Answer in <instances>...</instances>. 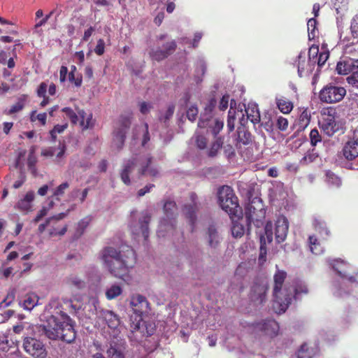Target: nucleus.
<instances>
[{
    "mask_svg": "<svg viewBox=\"0 0 358 358\" xmlns=\"http://www.w3.org/2000/svg\"><path fill=\"white\" fill-rule=\"evenodd\" d=\"M218 203L230 218L242 217L243 210L233 189L227 185L220 187L217 192Z\"/></svg>",
    "mask_w": 358,
    "mask_h": 358,
    "instance_id": "obj_5",
    "label": "nucleus"
},
{
    "mask_svg": "<svg viewBox=\"0 0 358 358\" xmlns=\"http://www.w3.org/2000/svg\"><path fill=\"white\" fill-rule=\"evenodd\" d=\"M27 99V95L22 94L17 99V103L13 104L8 111H5L7 115H12L21 111L25 106Z\"/></svg>",
    "mask_w": 358,
    "mask_h": 358,
    "instance_id": "obj_35",
    "label": "nucleus"
},
{
    "mask_svg": "<svg viewBox=\"0 0 358 358\" xmlns=\"http://www.w3.org/2000/svg\"><path fill=\"white\" fill-rule=\"evenodd\" d=\"M309 137L312 146L315 147L318 143L322 141V136L317 129H313L310 131Z\"/></svg>",
    "mask_w": 358,
    "mask_h": 358,
    "instance_id": "obj_48",
    "label": "nucleus"
},
{
    "mask_svg": "<svg viewBox=\"0 0 358 358\" xmlns=\"http://www.w3.org/2000/svg\"><path fill=\"white\" fill-rule=\"evenodd\" d=\"M207 236L209 246L215 248L220 243V238L215 225L211 224L208 227Z\"/></svg>",
    "mask_w": 358,
    "mask_h": 358,
    "instance_id": "obj_26",
    "label": "nucleus"
},
{
    "mask_svg": "<svg viewBox=\"0 0 358 358\" xmlns=\"http://www.w3.org/2000/svg\"><path fill=\"white\" fill-rule=\"evenodd\" d=\"M130 306L134 313L139 317L134 329L140 330L141 327L144 326L145 323L142 320V315L148 313L150 310V303L144 296L135 294L131 296Z\"/></svg>",
    "mask_w": 358,
    "mask_h": 358,
    "instance_id": "obj_9",
    "label": "nucleus"
},
{
    "mask_svg": "<svg viewBox=\"0 0 358 358\" xmlns=\"http://www.w3.org/2000/svg\"><path fill=\"white\" fill-rule=\"evenodd\" d=\"M256 210V214H251L250 212L247 213V217L245 218L248 230H250L252 224H253L257 228H260L264 225L266 210L264 208L262 202H257Z\"/></svg>",
    "mask_w": 358,
    "mask_h": 358,
    "instance_id": "obj_13",
    "label": "nucleus"
},
{
    "mask_svg": "<svg viewBox=\"0 0 358 358\" xmlns=\"http://www.w3.org/2000/svg\"><path fill=\"white\" fill-rule=\"evenodd\" d=\"M217 105V100L215 97L210 98L204 108V113L201 115V117L206 118V117H212L211 114Z\"/></svg>",
    "mask_w": 358,
    "mask_h": 358,
    "instance_id": "obj_41",
    "label": "nucleus"
},
{
    "mask_svg": "<svg viewBox=\"0 0 358 358\" xmlns=\"http://www.w3.org/2000/svg\"><path fill=\"white\" fill-rule=\"evenodd\" d=\"M341 152L347 160L345 168L355 170L356 166H358V132L355 131L352 136L348 138Z\"/></svg>",
    "mask_w": 358,
    "mask_h": 358,
    "instance_id": "obj_7",
    "label": "nucleus"
},
{
    "mask_svg": "<svg viewBox=\"0 0 358 358\" xmlns=\"http://www.w3.org/2000/svg\"><path fill=\"white\" fill-rule=\"evenodd\" d=\"M41 328L49 339L71 343L76 337L72 319L62 311L48 317L46 324L42 325Z\"/></svg>",
    "mask_w": 358,
    "mask_h": 358,
    "instance_id": "obj_2",
    "label": "nucleus"
},
{
    "mask_svg": "<svg viewBox=\"0 0 358 358\" xmlns=\"http://www.w3.org/2000/svg\"><path fill=\"white\" fill-rule=\"evenodd\" d=\"M314 228L317 231L322 238L325 239L329 235V231L327 227L326 223L320 220L315 219L313 222Z\"/></svg>",
    "mask_w": 358,
    "mask_h": 358,
    "instance_id": "obj_38",
    "label": "nucleus"
},
{
    "mask_svg": "<svg viewBox=\"0 0 358 358\" xmlns=\"http://www.w3.org/2000/svg\"><path fill=\"white\" fill-rule=\"evenodd\" d=\"M164 49L157 48L150 52V57L154 61L160 62L172 55L177 48L176 42L172 40L163 45Z\"/></svg>",
    "mask_w": 358,
    "mask_h": 358,
    "instance_id": "obj_12",
    "label": "nucleus"
},
{
    "mask_svg": "<svg viewBox=\"0 0 358 358\" xmlns=\"http://www.w3.org/2000/svg\"><path fill=\"white\" fill-rule=\"evenodd\" d=\"M101 259L110 273L121 279L127 275L136 260L135 252L129 246L121 251L113 247H106L101 252Z\"/></svg>",
    "mask_w": 358,
    "mask_h": 358,
    "instance_id": "obj_1",
    "label": "nucleus"
},
{
    "mask_svg": "<svg viewBox=\"0 0 358 358\" xmlns=\"http://www.w3.org/2000/svg\"><path fill=\"white\" fill-rule=\"evenodd\" d=\"M67 128V124H57L54 128L50 131V135L51 140L55 141L57 139V134L62 133Z\"/></svg>",
    "mask_w": 358,
    "mask_h": 358,
    "instance_id": "obj_51",
    "label": "nucleus"
},
{
    "mask_svg": "<svg viewBox=\"0 0 358 358\" xmlns=\"http://www.w3.org/2000/svg\"><path fill=\"white\" fill-rule=\"evenodd\" d=\"M257 202H262V201L260 199L255 198L249 203H248V205L245 206V217H247L248 212H250L251 214L257 213L256 207L257 206Z\"/></svg>",
    "mask_w": 358,
    "mask_h": 358,
    "instance_id": "obj_49",
    "label": "nucleus"
},
{
    "mask_svg": "<svg viewBox=\"0 0 358 358\" xmlns=\"http://www.w3.org/2000/svg\"><path fill=\"white\" fill-rule=\"evenodd\" d=\"M326 181L335 187H339L342 184L341 179L330 170L326 171Z\"/></svg>",
    "mask_w": 358,
    "mask_h": 358,
    "instance_id": "obj_40",
    "label": "nucleus"
},
{
    "mask_svg": "<svg viewBox=\"0 0 358 358\" xmlns=\"http://www.w3.org/2000/svg\"><path fill=\"white\" fill-rule=\"evenodd\" d=\"M268 289V287L266 284L255 282L251 287L250 299L255 303H263L266 301Z\"/></svg>",
    "mask_w": 358,
    "mask_h": 358,
    "instance_id": "obj_16",
    "label": "nucleus"
},
{
    "mask_svg": "<svg viewBox=\"0 0 358 358\" xmlns=\"http://www.w3.org/2000/svg\"><path fill=\"white\" fill-rule=\"evenodd\" d=\"M131 116L121 115L117 122L113 131V146L117 150H120L124 145L126 134L131 124Z\"/></svg>",
    "mask_w": 358,
    "mask_h": 358,
    "instance_id": "obj_8",
    "label": "nucleus"
},
{
    "mask_svg": "<svg viewBox=\"0 0 358 358\" xmlns=\"http://www.w3.org/2000/svg\"><path fill=\"white\" fill-rule=\"evenodd\" d=\"M230 219L232 221V226L231 229L232 236L235 238H241L245 234V227L239 222L243 220V217Z\"/></svg>",
    "mask_w": 358,
    "mask_h": 358,
    "instance_id": "obj_33",
    "label": "nucleus"
},
{
    "mask_svg": "<svg viewBox=\"0 0 358 358\" xmlns=\"http://www.w3.org/2000/svg\"><path fill=\"white\" fill-rule=\"evenodd\" d=\"M276 127L280 131H286L288 127V120L287 118L280 116L276 121Z\"/></svg>",
    "mask_w": 358,
    "mask_h": 358,
    "instance_id": "obj_56",
    "label": "nucleus"
},
{
    "mask_svg": "<svg viewBox=\"0 0 358 358\" xmlns=\"http://www.w3.org/2000/svg\"><path fill=\"white\" fill-rule=\"evenodd\" d=\"M309 245L312 253L317 255L323 252V248L321 246L320 241L315 236H309Z\"/></svg>",
    "mask_w": 358,
    "mask_h": 358,
    "instance_id": "obj_39",
    "label": "nucleus"
},
{
    "mask_svg": "<svg viewBox=\"0 0 358 358\" xmlns=\"http://www.w3.org/2000/svg\"><path fill=\"white\" fill-rule=\"evenodd\" d=\"M140 111L142 114L145 115L149 113L150 110L152 108L151 103L143 101L139 104Z\"/></svg>",
    "mask_w": 358,
    "mask_h": 358,
    "instance_id": "obj_63",
    "label": "nucleus"
},
{
    "mask_svg": "<svg viewBox=\"0 0 358 358\" xmlns=\"http://www.w3.org/2000/svg\"><path fill=\"white\" fill-rule=\"evenodd\" d=\"M317 22L315 18H310L307 22L309 39H314L316 36Z\"/></svg>",
    "mask_w": 358,
    "mask_h": 358,
    "instance_id": "obj_44",
    "label": "nucleus"
},
{
    "mask_svg": "<svg viewBox=\"0 0 358 358\" xmlns=\"http://www.w3.org/2000/svg\"><path fill=\"white\" fill-rule=\"evenodd\" d=\"M320 125L322 131L328 136H332L342 129V124L337 120V112L334 108H324L322 112Z\"/></svg>",
    "mask_w": 358,
    "mask_h": 358,
    "instance_id": "obj_6",
    "label": "nucleus"
},
{
    "mask_svg": "<svg viewBox=\"0 0 358 358\" xmlns=\"http://www.w3.org/2000/svg\"><path fill=\"white\" fill-rule=\"evenodd\" d=\"M289 228L288 220L285 216H280L275 222V236L278 243L283 242L287 235Z\"/></svg>",
    "mask_w": 358,
    "mask_h": 358,
    "instance_id": "obj_19",
    "label": "nucleus"
},
{
    "mask_svg": "<svg viewBox=\"0 0 358 358\" xmlns=\"http://www.w3.org/2000/svg\"><path fill=\"white\" fill-rule=\"evenodd\" d=\"M355 59L346 58L338 62L336 65V71L341 75H348L350 73V69L353 66Z\"/></svg>",
    "mask_w": 358,
    "mask_h": 358,
    "instance_id": "obj_29",
    "label": "nucleus"
},
{
    "mask_svg": "<svg viewBox=\"0 0 358 358\" xmlns=\"http://www.w3.org/2000/svg\"><path fill=\"white\" fill-rule=\"evenodd\" d=\"M308 56L311 59V62L314 64L317 65L318 69L322 68L327 60L329 59V52L328 51H323L320 52L318 46H311L309 48Z\"/></svg>",
    "mask_w": 358,
    "mask_h": 358,
    "instance_id": "obj_18",
    "label": "nucleus"
},
{
    "mask_svg": "<svg viewBox=\"0 0 358 358\" xmlns=\"http://www.w3.org/2000/svg\"><path fill=\"white\" fill-rule=\"evenodd\" d=\"M122 292L120 286L113 285L109 287L106 292V296L108 300H112L120 296Z\"/></svg>",
    "mask_w": 358,
    "mask_h": 358,
    "instance_id": "obj_42",
    "label": "nucleus"
},
{
    "mask_svg": "<svg viewBox=\"0 0 358 358\" xmlns=\"http://www.w3.org/2000/svg\"><path fill=\"white\" fill-rule=\"evenodd\" d=\"M24 350L34 358H45L47 351L43 343L34 338H27L23 343Z\"/></svg>",
    "mask_w": 358,
    "mask_h": 358,
    "instance_id": "obj_11",
    "label": "nucleus"
},
{
    "mask_svg": "<svg viewBox=\"0 0 358 358\" xmlns=\"http://www.w3.org/2000/svg\"><path fill=\"white\" fill-rule=\"evenodd\" d=\"M224 122L222 120L218 118H214L213 117L206 118L200 117L198 122V127L200 128H208L210 132L215 136L222 129Z\"/></svg>",
    "mask_w": 358,
    "mask_h": 358,
    "instance_id": "obj_15",
    "label": "nucleus"
},
{
    "mask_svg": "<svg viewBox=\"0 0 358 358\" xmlns=\"http://www.w3.org/2000/svg\"><path fill=\"white\" fill-rule=\"evenodd\" d=\"M293 292V298H297L299 295L303 294H307L308 293V288L305 284H299L294 289L291 287Z\"/></svg>",
    "mask_w": 358,
    "mask_h": 358,
    "instance_id": "obj_50",
    "label": "nucleus"
},
{
    "mask_svg": "<svg viewBox=\"0 0 358 358\" xmlns=\"http://www.w3.org/2000/svg\"><path fill=\"white\" fill-rule=\"evenodd\" d=\"M255 328L264 332L266 335L271 337L278 335L279 331L278 323L274 320H266L253 324Z\"/></svg>",
    "mask_w": 358,
    "mask_h": 358,
    "instance_id": "obj_17",
    "label": "nucleus"
},
{
    "mask_svg": "<svg viewBox=\"0 0 358 358\" xmlns=\"http://www.w3.org/2000/svg\"><path fill=\"white\" fill-rule=\"evenodd\" d=\"M152 157L150 155H136L125 161L120 173L122 182L126 185L131 184L129 175L135 167H138L139 178L148 176L151 178H157L160 173L157 166H152Z\"/></svg>",
    "mask_w": 358,
    "mask_h": 358,
    "instance_id": "obj_3",
    "label": "nucleus"
},
{
    "mask_svg": "<svg viewBox=\"0 0 358 358\" xmlns=\"http://www.w3.org/2000/svg\"><path fill=\"white\" fill-rule=\"evenodd\" d=\"M199 110L197 107L194 106H190L187 110V117L191 122L196 120Z\"/></svg>",
    "mask_w": 358,
    "mask_h": 358,
    "instance_id": "obj_55",
    "label": "nucleus"
},
{
    "mask_svg": "<svg viewBox=\"0 0 358 358\" xmlns=\"http://www.w3.org/2000/svg\"><path fill=\"white\" fill-rule=\"evenodd\" d=\"M350 29L354 38H358V14L352 20Z\"/></svg>",
    "mask_w": 358,
    "mask_h": 358,
    "instance_id": "obj_58",
    "label": "nucleus"
},
{
    "mask_svg": "<svg viewBox=\"0 0 358 358\" xmlns=\"http://www.w3.org/2000/svg\"><path fill=\"white\" fill-rule=\"evenodd\" d=\"M124 350L122 344L111 341L106 352L107 358H125Z\"/></svg>",
    "mask_w": 358,
    "mask_h": 358,
    "instance_id": "obj_22",
    "label": "nucleus"
},
{
    "mask_svg": "<svg viewBox=\"0 0 358 358\" xmlns=\"http://www.w3.org/2000/svg\"><path fill=\"white\" fill-rule=\"evenodd\" d=\"M174 110L175 106L173 105L169 106L164 115L159 117V120L166 124V122H168L170 120V118L173 116L174 113Z\"/></svg>",
    "mask_w": 358,
    "mask_h": 358,
    "instance_id": "obj_54",
    "label": "nucleus"
},
{
    "mask_svg": "<svg viewBox=\"0 0 358 358\" xmlns=\"http://www.w3.org/2000/svg\"><path fill=\"white\" fill-rule=\"evenodd\" d=\"M69 187V185L67 182L62 183L56 188L52 197H55V199L59 200V196H62L64 194L65 190Z\"/></svg>",
    "mask_w": 358,
    "mask_h": 358,
    "instance_id": "obj_53",
    "label": "nucleus"
},
{
    "mask_svg": "<svg viewBox=\"0 0 358 358\" xmlns=\"http://www.w3.org/2000/svg\"><path fill=\"white\" fill-rule=\"evenodd\" d=\"M287 273L282 270H278L273 275V295L274 297V308H277L279 313H284L291 304L293 299V292L291 287L285 284Z\"/></svg>",
    "mask_w": 358,
    "mask_h": 358,
    "instance_id": "obj_4",
    "label": "nucleus"
},
{
    "mask_svg": "<svg viewBox=\"0 0 358 358\" xmlns=\"http://www.w3.org/2000/svg\"><path fill=\"white\" fill-rule=\"evenodd\" d=\"M62 112L69 117L72 124H76L78 121V115L71 108L65 107L62 108Z\"/></svg>",
    "mask_w": 358,
    "mask_h": 358,
    "instance_id": "obj_52",
    "label": "nucleus"
},
{
    "mask_svg": "<svg viewBox=\"0 0 358 358\" xmlns=\"http://www.w3.org/2000/svg\"><path fill=\"white\" fill-rule=\"evenodd\" d=\"M318 352V348H309L307 343L301 345L297 352V358H313Z\"/></svg>",
    "mask_w": 358,
    "mask_h": 358,
    "instance_id": "obj_27",
    "label": "nucleus"
},
{
    "mask_svg": "<svg viewBox=\"0 0 358 358\" xmlns=\"http://www.w3.org/2000/svg\"><path fill=\"white\" fill-rule=\"evenodd\" d=\"M278 109L284 114H289L293 109V103L286 97L276 99Z\"/></svg>",
    "mask_w": 358,
    "mask_h": 358,
    "instance_id": "obj_34",
    "label": "nucleus"
},
{
    "mask_svg": "<svg viewBox=\"0 0 358 358\" xmlns=\"http://www.w3.org/2000/svg\"><path fill=\"white\" fill-rule=\"evenodd\" d=\"M272 222H267L265 227V235L266 236L267 240L269 243H271L273 241V232H272Z\"/></svg>",
    "mask_w": 358,
    "mask_h": 358,
    "instance_id": "obj_59",
    "label": "nucleus"
},
{
    "mask_svg": "<svg viewBox=\"0 0 358 358\" xmlns=\"http://www.w3.org/2000/svg\"><path fill=\"white\" fill-rule=\"evenodd\" d=\"M245 113L248 119L254 124L260 122V113L257 104H249L248 108H245Z\"/></svg>",
    "mask_w": 358,
    "mask_h": 358,
    "instance_id": "obj_30",
    "label": "nucleus"
},
{
    "mask_svg": "<svg viewBox=\"0 0 358 358\" xmlns=\"http://www.w3.org/2000/svg\"><path fill=\"white\" fill-rule=\"evenodd\" d=\"M164 213L168 219L171 220V227L173 229L176 222V212L177 210L176 203L173 201H166L163 207Z\"/></svg>",
    "mask_w": 358,
    "mask_h": 358,
    "instance_id": "obj_24",
    "label": "nucleus"
},
{
    "mask_svg": "<svg viewBox=\"0 0 358 358\" xmlns=\"http://www.w3.org/2000/svg\"><path fill=\"white\" fill-rule=\"evenodd\" d=\"M238 137L236 146L239 145H248L252 142V135L244 127H239L237 129Z\"/></svg>",
    "mask_w": 358,
    "mask_h": 358,
    "instance_id": "obj_28",
    "label": "nucleus"
},
{
    "mask_svg": "<svg viewBox=\"0 0 358 358\" xmlns=\"http://www.w3.org/2000/svg\"><path fill=\"white\" fill-rule=\"evenodd\" d=\"M350 69V76L347 78V81L353 87H358V59H355L353 66Z\"/></svg>",
    "mask_w": 358,
    "mask_h": 358,
    "instance_id": "obj_36",
    "label": "nucleus"
},
{
    "mask_svg": "<svg viewBox=\"0 0 358 358\" xmlns=\"http://www.w3.org/2000/svg\"><path fill=\"white\" fill-rule=\"evenodd\" d=\"M78 115L80 118V125L83 129H92L94 126L92 113L87 114L85 110H81L78 111Z\"/></svg>",
    "mask_w": 358,
    "mask_h": 358,
    "instance_id": "obj_31",
    "label": "nucleus"
},
{
    "mask_svg": "<svg viewBox=\"0 0 358 358\" xmlns=\"http://www.w3.org/2000/svg\"><path fill=\"white\" fill-rule=\"evenodd\" d=\"M223 144V140L222 138H217L215 142L213 143L210 148L208 155L210 157H215L218 150L222 148Z\"/></svg>",
    "mask_w": 358,
    "mask_h": 358,
    "instance_id": "obj_46",
    "label": "nucleus"
},
{
    "mask_svg": "<svg viewBox=\"0 0 358 358\" xmlns=\"http://www.w3.org/2000/svg\"><path fill=\"white\" fill-rule=\"evenodd\" d=\"M34 192H28L24 196V197L17 202L16 205V208L24 213L29 212L31 208V203L34 201Z\"/></svg>",
    "mask_w": 358,
    "mask_h": 358,
    "instance_id": "obj_25",
    "label": "nucleus"
},
{
    "mask_svg": "<svg viewBox=\"0 0 358 358\" xmlns=\"http://www.w3.org/2000/svg\"><path fill=\"white\" fill-rule=\"evenodd\" d=\"M191 199L192 200V205H185L183 209L184 214L186 217L189 219L191 225L193 227L196 220V211L197 209L196 204L195 203V199L196 198V194L195 193L191 194Z\"/></svg>",
    "mask_w": 358,
    "mask_h": 358,
    "instance_id": "obj_23",
    "label": "nucleus"
},
{
    "mask_svg": "<svg viewBox=\"0 0 358 358\" xmlns=\"http://www.w3.org/2000/svg\"><path fill=\"white\" fill-rule=\"evenodd\" d=\"M142 131L143 132V136L142 140V145L145 146L146 143L150 141V134L148 131V124L145 123L142 127Z\"/></svg>",
    "mask_w": 358,
    "mask_h": 358,
    "instance_id": "obj_61",
    "label": "nucleus"
},
{
    "mask_svg": "<svg viewBox=\"0 0 358 358\" xmlns=\"http://www.w3.org/2000/svg\"><path fill=\"white\" fill-rule=\"evenodd\" d=\"M100 317L106 322L110 329H116L120 325V318L114 312L108 310H101Z\"/></svg>",
    "mask_w": 358,
    "mask_h": 358,
    "instance_id": "obj_21",
    "label": "nucleus"
},
{
    "mask_svg": "<svg viewBox=\"0 0 358 358\" xmlns=\"http://www.w3.org/2000/svg\"><path fill=\"white\" fill-rule=\"evenodd\" d=\"M196 143L199 149H204L207 145V138L202 135H198L196 137Z\"/></svg>",
    "mask_w": 358,
    "mask_h": 358,
    "instance_id": "obj_60",
    "label": "nucleus"
},
{
    "mask_svg": "<svg viewBox=\"0 0 358 358\" xmlns=\"http://www.w3.org/2000/svg\"><path fill=\"white\" fill-rule=\"evenodd\" d=\"M310 113L308 110L307 108L303 109L301 113L298 120L299 129H305L310 124Z\"/></svg>",
    "mask_w": 358,
    "mask_h": 358,
    "instance_id": "obj_37",
    "label": "nucleus"
},
{
    "mask_svg": "<svg viewBox=\"0 0 358 358\" xmlns=\"http://www.w3.org/2000/svg\"><path fill=\"white\" fill-rule=\"evenodd\" d=\"M332 268L336 271L337 274L341 278H346L350 282H356L358 284V272L354 275L348 276L346 273V271L343 267H346L348 264L343 260L335 259L331 263Z\"/></svg>",
    "mask_w": 358,
    "mask_h": 358,
    "instance_id": "obj_20",
    "label": "nucleus"
},
{
    "mask_svg": "<svg viewBox=\"0 0 358 358\" xmlns=\"http://www.w3.org/2000/svg\"><path fill=\"white\" fill-rule=\"evenodd\" d=\"M346 94V90L333 84L325 85L319 93L320 100L326 103H335L343 100Z\"/></svg>",
    "mask_w": 358,
    "mask_h": 358,
    "instance_id": "obj_10",
    "label": "nucleus"
},
{
    "mask_svg": "<svg viewBox=\"0 0 358 358\" xmlns=\"http://www.w3.org/2000/svg\"><path fill=\"white\" fill-rule=\"evenodd\" d=\"M38 299L34 294H27L23 301V306L25 309L31 310L37 304Z\"/></svg>",
    "mask_w": 358,
    "mask_h": 358,
    "instance_id": "obj_43",
    "label": "nucleus"
},
{
    "mask_svg": "<svg viewBox=\"0 0 358 358\" xmlns=\"http://www.w3.org/2000/svg\"><path fill=\"white\" fill-rule=\"evenodd\" d=\"M91 221V217H85L83 219H82L78 224V229H80L81 232L83 233L85 229L88 226L89 223Z\"/></svg>",
    "mask_w": 358,
    "mask_h": 358,
    "instance_id": "obj_64",
    "label": "nucleus"
},
{
    "mask_svg": "<svg viewBox=\"0 0 358 358\" xmlns=\"http://www.w3.org/2000/svg\"><path fill=\"white\" fill-rule=\"evenodd\" d=\"M229 101V94L223 95L220 101L219 109L220 110H225L228 108Z\"/></svg>",
    "mask_w": 358,
    "mask_h": 358,
    "instance_id": "obj_62",
    "label": "nucleus"
},
{
    "mask_svg": "<svg viewBox=\"0 0 358 358\" xmlns=\"http://www.w3.org/2000/svg\"><path fill=\"white\" fill-rule=\"evenodd\" d=\"M94 51L99 56L103 55L105 52V42L103 39L99 38L97 41V44L94 48Z\"/></svg>",
    "mask_w": 358,
    "mask_h": 358,
    "instance_id": "obj_57",
    "label": "nucleus"
},
{
    "mask_svg": "<svg viewBox=\"0 0 358 358\" xmlns=\"http://www.w3.org/2000/svg\"><path fill=\"white\" fill-rule=\"evenodd\" d=\"M151 220V215L148 213H143L142 217L139 220L140 230L144 239L147 241L149 236V223Z\"/></svg>",
    "mask_w": 358,
    "mask_h": 358,
    "instance_id": "obj_32",
    "label": "nucleus"
},
{
    "mask_svg": "<svg viewBox=\"0 0 358 358\" xmlns=\"http://www.w3.org/2000/svg\"><path fill=\"white\" fill-rule=\"evenodd\" d=\"M297 67L298 74L300 77L308 76L314 70V64L311 62V59L308 57L306 61L305 52H301L294 63Z\"/></svg>",
    "mask_w": 358,
    "mask_h": 358,
    "instance_id": "obj_14",
    "label": "nucleus"
},
{
    "mask_svg": "<svg viewBox=\"0 0 358 358\" xmlns=\"http://www.w3.org/2000/svg\"><path fill=\"white\" fill-rule=\"evenodd\" d=\"M235 101L234 99H231V108H232L231 105L232 103ZM227 129L229 132L232 131L234 129L235 127V111H232L231 108L229 110L228 113V118H227Z\"/></svg>",
    "mask_w": 358,
    "mask_h": 358,
    "instance_id": "obj_45",
    "label": "nucleus"
},
{
    "mask_svg": "<svg viewBox=\"0 0 358 358\" xmlns=\"http://www.w3.org/2000/svg\"><path fill=\"white\" fill-rule=\"evenodd\" d=\"M317 157L318 155L316 152H315L313 150L312 151L309 150L301 159L300 163L301 164L306 165L314 162L317 158Z\"/></svg>",
    "mask_w": 358,
    "mask_h": 358,
    "instance_id": "obj_47",
    "label": "nucleus"
}]
</instances>
